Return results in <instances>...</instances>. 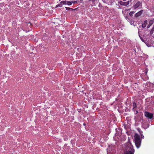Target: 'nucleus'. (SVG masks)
Returning <instances> with one entry per match:
<instances>
[{
  "label": "nucleus",
  "mask_w": 154,
  "mask_h": 154,
  "mask_svg": "<svg viewBox=\"0 0 154 154\" xmlns=\"http://www.w3.org/2000/svg\"><path fill=\"white\" fill-rule=\"evenodd\" d=\"M142 41L144 42V41H143V39H142Z\"/></svg>",
  "instance_id": "24"
},
{
  "label": "nucleus",
  "mask_w": 154,
  "mask_h": 154,
  "mask_svg": "<svg viewBox=\"0 0 154 154\" xmlns=\"http://www.w3.org/2000/svg\"><path fill=\"white\" fill-rule=\"evenodd\" d=\"M141 137H142V138H143V137H144V136H143V135H141Z\"/></svg>",
  "instance_id": "23"
},
{
  "label": "nucleus",
  "mask_w": 154,
  "mask_h": 154,
  "mask_svg": "<svg viewBox=\"0 0 154 154\" xmlns=\"http://www.w3.org/2000/svg\"><path fill=\"white\" fill-rule=\"evenodd\" d=\"M81 0H77L76 1H72V3L73 4H78L79 3H81Z\"/></svg>",
  "instance_id": "9"
},
{
  "label": "nucleus",
  "mask_w": 154,
  "mask_h": 154,
  "mask_svg": "<svg viewBox=\"0 0 154 154\" xmlns=\"http://www.w3.org/2000/svg\"><path fill=\"white\" fill-rule=\"evenodd\" d=\"M98 6L99 7H102V5L100 3H99Z\"/></svg>",
  "instance_id": "22"
},
{
  "label": "nucleus",
  "mask_w": 154,
  "mask_h": 154,
  "mask_svg": "<svg viewBox=\"0 0 154 154\" xmlns=\"http://www.w3.org/2000/svg\"><path fill=\"white\" fill-rule=\"evenodd\" d=\"M134 150L133 146L131 145L129 146H127L126 151L124 152V154H134Z\"/></svg>",
  "instance_id": "2"
},
{
  "label": "nucleus",
  "mask_w": 154,
  "mask_h": 154,
  "mask_svg": "<svg viewBox=\"0 0 154 154\" xmlns=\"http://www.w3.org/2000/svg\"><path fill=\"white\" fill-rule=\"evenodd\" d=\"M143 11V10H142L137 13L135 15V17H137L140 16L141 14Z\"/></svg>",
  "instance_id": "7"
},
{
  "label": "nucleus",
  "mask_w": 154,
  "mask_h": 154,
  "mask_svg": "<svg viewBox=\"0 0 154 154\" xmlns=\"http://www.w3.org/2000/svg\"><path fill=\"white\" fill-rule=\"evenodd\" d=\"M134 13H135V12H134V11H132L131 12L129 13V15H130V16H131H131H133V14H134Z\"/></svg>",
  "instance_id": "13"
},
{
  "label": "nucleus",
  "mask_w": 154,
  "mask_h": 154,
  "mask_svg": "<svg viewBox=\"0 0 154 154\" xmlns=\"http://www.w3.org/2000/svg\"><path fill=\"white\" fill-rule=\"evenodd\" d=\"M133 108L135 109L137 108V103L135 102H134L133 103Z\"/></svg>",
  "instance_id": "11"
},
{
  "label": "nucleus",
  "mask_w": 154,
  "mask_h": 154,
  "mask_svg": "<svg viewBox=\"0 0 154 154\" xmlns=\"http://www.w3.org/2000/svg\"><path fill=\"white\" fill-rule=\"evenodd\" d=\"M28 24H30V27H31L32 26V24L30 22H29V23H28Z\"/></svg>",
  "instance_id": "18"
},
{
  "label": "nucleus",
  "mask_w": 154,
  "mask_h": 154,
  "mask_svg": "<svg viewBox=\"0 0 154 154\" xmlns=\"http://www.w3.org/2000/svg\"><path fill=\"white\" fill-rule=\"evenodd\" d=\"M67 4L69 5H71L72 4V2H71L70 1H67Z\"/></svg>",
  "instance_id": "14"
},
{
  "label": "nucleus",
  "mask_w": 154,
  "mask_h": 154,
  "mask_svg": "<svg viewBox=\"0 0 154 154\" xmlns=\"http://www.w3.org/2000/svg\"><path fill=\"white\" fill-rule=\"evenodd\" d=\"M154 31V26H153V27L152 28V30H151V31H152V32H153V31Z\"/></svg>",
  "instance_id": "19"
},
{
  "label": "nucleus",
  "mask_w": 154,
  "mask_h": 154,
  "mask_svg": "<svg viewBox=\"0 0 154 154\" xmlns=\"http://www.w3.org/2000/svg\"><path fill=\"white\" fill-rule=\"evenodd\" d=\"M67 2L66 1H62L60 2V3L62 4L63 5H66L67 4Z\"/></svg>",
  "instance_id": "12"
},
{
  "label": "nucleus",
  "mask_w": 154,
  "mask_h": 154,
  "mask_svg": "<svg viewBox=\"0 0 154 154\" xmlns=\"http://www.w3.org/2000/svg\"><path fill=\"white\" fill-rule=\"evenodd\" d=\"M66 9L67 10L69 11V10H71V9H72V8H70L69 7H66Z\"/></svg>",
  "instance_id": "15"
},
{
  "label": "nucleus",
  "mask_w": 154,
  "mask_h": 154,
  "mask_svg": "<svg viewBox=\"0 0 154 154\" xmlns=\"http://www.w3.org/2000/svg\"><path fill=\"white\" fill-rule=\"evenodd\" d=\"M120 4L121 5H122L127 6L129 4V2L128 1L126 2L121 1L120 2Z\"/></svg>",
  "instance_id": "6"
},
{
  "label": "nucleus",
  "mask_w": 154,
  "mask_h": 154,
  "mask_svg": "<svg viewBox=\"0 0 154 154\" xmlns=\"http://www.w3.org/2000/svg\"><path fill=\"white\" fill-rule=\"evenodd\" d=\"M57 7H62V4H61L60 3V4H59L58 5H57Z\"/></svg>",
  "instance_id": "16"
},
{
  "label": "nucleus",
  "mask_w": 154,
  "mask_h": 154,
  "mask_svg": "<svg viewBox=\"0 0 154 154\" xmlns=\"http://www.w3.org/2000/svg\"><path fill=\"white\" fill-rule=\"evenodd\" d=\"M96 0H89V1H92L93 2H94Z\"/></svg>",
  "instance_id": "21"
},
{
  "label": "nucleus",
  "mask_w": 154,
  "mask_h": 154,
  "mask_svg": "<svg viewBox=\"0 0 154 154\" xmlns=\"http://www.w3.org/2000/svg\"><path fill=\"white\" fill-rule=\"evenodd\" d=\"M142 6V2L141 1H138L134 6V8L135 9L137 8H141Z\"/></svg>",
  "instance_id": "3"
},
{
  "label": "nucleus",
  "mask_w": 154,
  "mask_h": 154,
  "mask_svg": "<svg viewBox=\"0 0 154 154\" xmlns=\"http://www.w3.org/2000/svg\"><path fill=\"white\" fill-rule=\"evenodd\" d=\"M144 116L148 119H152L153 117V114L150 113L146 111L144 112Z\"/></svg>",
  "instance_id": "4"
},
{
  "label": "nucleus",
  "mask_w": 154,
  "mask_h": 154,
  "mask_svg": "<svg viewBox=\"0 0 154 154\" xmlns=\"http://www.w3.org/2000/svg\"><path fill=\"white\" fill-rule=\"evenodd\" d=\"M134 141L135 143V144L137 148H139L140 146L141 140L140 138L139 135L136 133L134 136Z\"/></svg>",
  "instance_id": "1"
},
{
  "label": "nucleus",
  "mask_w": 154,
  "mask_h": 154,
  "mask_svg": "<svg viewBox=\"0 0 154 154\" xmlns=\"http://www.w3.org/2000/svg\"><path fill=\"white\" fill-rule=\"evenodd\" d=\"M77 9V8H75V9L72 8V9H71V11H75L76 10V9Z\"/></svg>",
  "instance_id": "17"
},
{
  "label": "nucleus",
  "mask_w": 154,
  "mask_h": 154,
  "mask_svg": "<svg viewBox=\"0 0 154 154\" xmlns=\"http://www.w3.org/2000/svg\"><path fill=\"white\" fill-rule=\"evenodd\" d=\"M154 31V26H153V27L152 28V30H151V31H152V32H153V31Z\"/></svg>",
  "instance_id": "20"
},
{
  "label": "nucleus",
  "mask_w": 154,
  "mask_h": 154,
  "mask_svg": "<svg viewBox=\"0 0 154 154\" xmlns=\"http://www.w3.org/2000/svg\"><path fill=\"white\" fill-rule=\"evenodd\" d=\"M103 2L105 3L108 4V5H109V2H110V0H102Z\"/></svg>",
  "instance_id": "10"
},
{
  "label": "nucleus",
  "mask_w": 154,
  "mask_h": 154,
  "mask_svg": "<svg viewBox=\"0 0 154 154\" xmlns=\"http://www.w3.org/2000/svg\"><path fill=\"white\" fill-rule=\"evenodd\" d=\"M147 20H145L143 23L142 24V27L143 28H145L146 26V25L147 23Z\"/></svg>",
  "instance_id": "8"
},
{
  "label": "nucleus",
  "mask_w": 154,
  "mask_h": 154,
  "mask_svg": "<svg viewBox=\"0 0 154 154\" xmlns=\"http://www.w3.org/2000/svg\"><path fill=\"white\" fill-rule=\"evenodd\" d=\"M152 24L154 25V19H152L149 21V24L147 26V28H149V27Z\"/></svg>",
  "instance_id": "5"
},
{
  "label": "nucleus",
  "mask_w": 154,
  "mask_h": 154,
  "mask_svg": "<svg viewBox=\"0 0 154 154\" xmlns=\"http://www.w3.org/2000/svg\"><path fill=\"white\" fill-rule=\"evenodd\" d=\"M123 1H126V0H123Z\"/></svg>",
  "instance_id": "25"
}]
</instances>
